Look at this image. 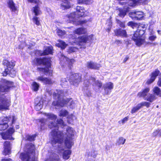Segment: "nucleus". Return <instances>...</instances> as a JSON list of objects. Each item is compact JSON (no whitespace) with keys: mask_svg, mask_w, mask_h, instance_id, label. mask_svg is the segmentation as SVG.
I'll use <instances>...</instances> for the list:
<instances>
[{"mask_svg":"<svg viewBox=\"0 0 161 161\" xmlns=\"http://www.w3.org/2000/svg\"><path fill=\"white\" fill-rule=\"evenodd\" d=\"M59 59L61 64H62V62H63L65 63H67L69 65V67L70 68H71V66H72L73 64L75 62L74 59H69L64 56L63 54H61Z\"/></svg>","mask_w":161,"mask_h":161,"instance_id":"16","label":"nucleus"},{"mask_svg":"<svg viewBox=\"0 0 161 161\" xmlns=\"http://www.w3.org/2000/svg\"><path fill=\"white\" fill-rule=\"evenodd\" d=\"M10 103L9 97H6L4 95L0 96V110L9 109Z\"/></svg>","mask_w":161,"mask_h":161,"instance_id":"10","label":"nucleus"},{"mask_svg":"<svg viewBox=\"0 0 161 161\" xmlns=\"http://www.w3.org/2000/svg\"><path fill=\"white\" fill-rule=\"evenodd\" d=\"M160 130L158 129L156 130L153 133L152 136L153 137H155L159 135ZM160 134H159V135Z\"/></svg>","mask_w":161,"mask_h":161,"instance_id":"47","label":"nucleus"},{"mask_svg":"<svg viewBox=\"0 0 161 161\" xmlns=\"http://www.w3.org/2000/svg\"><path fill=\"white\" fill-rule=\"evenodd\" d=\"M156 38V36H152L149 37V40L151 41H154Z\"/></svg>","mask_w":161,"mask_h":161,"instance_id":"53","label":"nucleus"},{"mask_svg":"<svg viewBox=\"0 0 161 161\" xmlns=\"http://www.w3.org/2000/svg\"><path fill=\"white\" fill-rule=\"evenodd\" d=\"M3 64L5 68L4 71L2 73L3 75L6 76L9 74L12 77H14L16 75V71L13 69L15 65L14 61H9L7 60H4Z\"/></svg>","mask_w":161,"mask_h":161,"instance_id":"7","label":"nucleus"},{"mask_svg":"<svg viewBox=\"0 0 161 161\" xmlns=\"http://www.w3.org/2000/svg\"><path fill=\"white\" fill-rule=\"evenodd\" d=\"M59 43L56 44V46L60 47L62 49H64L67 46L65 42L62 40H59Z\"/></svg>","mask_w":161,"mask_h":161,"instance_id":"35","label":"nucleus"},{"mask_svg":"<svg viewBox=\"0 0 161 161\" xmlns=\"http://www.w3.org/2000/svg\"><path fill=\"white\" fill-rule=\"evenodd\" d=\"M127 25L128 26H130L133 28L136 26V24L134 23L133 22L130 21L128 23Z\"/></svg>","mask_w":161,"mask_h":161,"instance_id":"49","label":"nucleus"},{"mask_svg":"<svg viewBox=\"0 0 161 161\" xmlns=\"http://www.w3.org/2000/svg\"><path fill=\"white\" fill-rule=\"evenodd\" d=\"M70 3L69 0H63L61 3V7L63 9L69 8L70 7Z\"/></svg>","mask_w":161,"mask_h":161,"instance_id":"29","label":"nucleus"},{"mask_svg":"<svg viewBox=\"0 0 161 161\" xmlns=\"http://www.w3.org/2000/svg\"><path fill=\"white\" fill-rule=\"evenodd\" d=\"M71 153V151L69 150H64L63 153V159L67 160L68 159Z\"/></svg>","mask_w":161,"mask_h":161,"instance_id":"30","label":"nucleus"},{"mask_svg":"<svg viewBox=\"0 0 161 161\" xmlns=\"http://www.w3.org/2000/svg\"><path fill=\"white\" fill-rule=\"evenodd\" d=\"M92 0H78L79 3H85L86 4H90L92 2Z\"/></svg>","mask_w":161,"mask_h":161,"instance_id":"40","label":"nucleus"},{"mask_svg":"<svg viewBox=\"0 0 161 161\" xmlns=\"http://www.w3.org/2000/svg\"><path fill=\"white\" fill-rule=\"evenodd\" d=\"M117 23L118 24L122 27L124 28L125 27V24L124 22H122L119 20H117Z\"/></svg>","mask_w":161,"mask_h":161,"instance_id":"51","label":"nucleus"},{"mask_svg":"<svg viewBox=\"0 0 161 161\" xmlns=\"http://www.w3.org/2000/svg\"><path fill=\"white\" fill-rule=\"evenodd\" d=\"M153 91L154 94L156 96H161V91L158 87H155L153 89Z\"/></svg>","mask_w":161,"mask_h":161,"instance_id":"36","label":"nucleus"},{"mask_svg":"<svg viewBox=\"0 0 161 161\" xmlns=\"http://www.w3.org/2000/svg\"><path fill=\"white\" fill-rule=\"evenodd\" d=\"M16 118L14 116H12L8 118V121H12V124H14L15 121L16 120Z\"/></svg>","mask_w":161,"mask_h":161,"instance_id":"48","label":"nucleus"},{"mask_svg":"<svg viewBox=\"0 0 161 161\" xmlns=\"http://www.w3.org/2000/svg\"><path fill=\"white\" fill-rule=\"evenodd\" d=\"M3 161H12V159L11 158H6L2 160Z\"/></svg>","mask_w":161,"mask_h":161,"instance_id":"59","label":"nucleus"},{"mask_svg":"<svg viewBox=\"0 0 161 161\" xmlns=\"http://www.w3.org/2000/svg\"><path fill=\"white\" fill-rule=\"evenodd\" d=\"M32 89L35 91H37L38 90L39 85L36 82H33L32 84Z\"/></svg>","mask_w":161,"mask_h":161,"instance_id":"39","label":"nucleus"},{"mask_svg":"<svg viewBox=\"0 0 161 161\" xmlns=\"http://www.w3.org/2000/svg\"><path fill=\"white\" fill-rule=\"evenodd\" d=\"M118 123H119V125H121L122 124H123V122H122V120H119V121H118Z\"/></svg>","mask_w":161,"mask_h":161,"instance_id":"61","label":"nucleus"},{"mask_svg":"<svg viewBox=\"0 0 161 161\" xmlns=\"http://www.w3.org/2000/svg\"><path fill=\"white\" fill-rule=\"evenodd\" d=\"M109 27L108 28V29H107V31L108 32H109L111 30V23L109 22Z\"/></svg>","mask_w":161,"mask_h":161,"instance_id":"58","label":"nucleus"},{"mask_svg":"<svg viewBox=\"0 0 161 161\" xmlns=\"http://www.w3.org/2000/svg\"><path fill=\"white\" fill-rule=\"evenodd\" d=\"M77 49L74 47H71L69 49V51L71 52H75Z\"/></svg>","mask_w":161,"mask_h":161,"instance_id":"55","label":"nucleus"},{"mask_svg":"<svg viewBox=\"0 0 161 161\" xmlns=\"http://www.w3.org/2000/svg\"><path fill=\"white\" fill-rule=\"evenodd\" d=\"M144 28L142 27H138L137 30L136 31L132 39L135 42L137 46H140L144 42V38L142 37V35L145 33V30Z\"/></svg>","mask_w":161,"mask_h":161,"instance_id":"9","label":"nucleus"},{"mask_svg":"<svg viewBox=\"0 0 161 161\" xmlns=\"http://www.w3.org/2000/svg\"><path fill=\"white\" fill-rule=\"evenodd\" d=\"M57 32L58 36H62L65 34V31L60 29H58L57 30Z\"/></svg>","mask_w":161,"mask_h":161,"instance_id":"46","label":"nucleus"},{"mask_svg":"<svg viewBox=\"0 0 161 161\" xmlns=\"http://www.w3.org/2000/svg\"><path fill=\"white\" fill-rule=\"evenodd\" d=\"M153 44L154 45H156L157 44V43H156V42H154V43H153Z\"/></svg>","mask_w":161,"mask_h":161,"instance_id":"64","label":"nucleus"},{"mask_svg":"<svg viewBox=\"0 0 161 161\" xmlns=\"http://www.w3.org/2000/svg\"><path fill=\"white\" fill-rule=\"evenodd\" d=\"M69 113L66 110L62 109L59 112V116L60 117H66L68 114Z\"/></svg>","mask_w":161,"mask_h":161,"instance_id":"37","label":"nucleus"},{"mask_svg":"<svg viewBox=\"0 0 161 161\" xmlns=\"http://www.w3.org/2000/svg\"><path fill=\"white\" fill-rule=\"evenodd\" d=\"M141 108V106H140L139 104H138L136 106L133 107L132 109L131 112L132 114L138 111Z\"/></svg>","mask_w":161,"mask_h":161,"instance_id":"44","label":"nucleus"},{"mask_svg":"<svg viewBox=\"0 0 161 161\" xmlns=\"http://www.w3.org/2000/svg\"><path fill=\"white\" fill-rule=\"evenodd\" d=\"M71 84L75 86H77L81 81V75L79 73H75L71 76Z\"/></svg>","mask_w":161,"mask_h":161,"instance_id":"12","label":"nucleus"},{"mask_svg":"<svg viewBox=\"0 0 161 161\" xmlns=\"http://www.w3.org/2000/svg\"><path fill=\"white\" fill-rule=\"evenodd\" d=\"M15 128L17 129H18L19 128V125H16L15 126Z\"/></svg>","mask_w":161,"mask_h":161,"instance_id":"63","label":"nucleus"},{"mask_svg":"<svg viewBox=\"0 0 161 161\" xmlns=\"http://www.w3.org/2000/svg\"><path fill=\"white\" fill-rule=\"evenodd\" d=\"M65 93L62 90H57L56 92L53 93L54 98L57 99L56 101H54L52 104L54 106H60L63 107L67 105L70 108H75V102L72 100L71 98H64L63 97L65 95Z\"/></svg>","mask_w":161,"mask_h":161,"instance_id":"2","label":"nucleus"},{"mask_svg":"<svg viewBox=\"0 0 161 161\" xmlns=\"http://www.w3.org/2000/svg\"><path fill=\"white\" fill-rule=\"evenodd\" d=\"M103 87L105 94H108L111 92V90L113 88V84L111 82H108L104 84Z\"/></svg>","mask_w":161,"mask_h":161,"instance_id":"20","label":"nucleus"},{"mask_svg":"<svg viewBox=\"0 0 161 161\" xmlns=\"http://www.w3.org/2000/svg\"><path fill=\"white\" fill-rule=\"evenodd\" d=\"M91 82H93V85L95 87L97 86L98 89L101 88L102 85L101 82L98 80L96 81L95 79L92 77H91L89 80H88L87 79L85 80L84 81L83 91L84 93L86 94L88 96H89L90 95L89 87Z\"/></svg>","mask_w":161,"mask_h":161,"instance_id":"8","label":"nucleus"},{"mask_svg":"<svg viewBox=\"0 0 161 161\" xmlns=\"http://www.w3.org/2000/svg\"><path fill=\"white\" fill-rule=\"evenodd\" d=\"M46 161H61L59 156L56 154H52L49 159H47Z\"/></svg>","mask_w":161,"mask_h":161,"instance_id":"31","label":"nucleus"},{"mask_svg":"<svg viewBox=\"0 0 161 161\" xmlns=\"http://www.w3.org/2000/svg\"><path fill=\"white\" fill-rule=\"evenodd\" d=\"M128 119L129 117L127 116L121 119L122 121L123 124H125L126 122H127L128 120Z\"/></svg>","mask_w":161,"mask_h":161,"instance_id":"54","label":"nucleus"},{"mask_svg":"<svg viewBox=\"0 0 161 161\" xmlns=\"http://www.w3.org/2000/svg\"><path fill=\"white\" fill-rule=\"evenodd\" d=\"M8 117H3L0 120V130H4L8 127Z\"/></svg>","mask_w":161,"mask_h":161,"instance_id":"17","label":"nucleus"},{"mask_svg":"<svg viewBox=\"0 0 161 161\" xmlns=\"http://www.w3.org/2000/svg\"><path fill=\"white\" fill-rule=\"evenodd\" d=\"M33 20L34 22H35L37 25H39V21L37 17L36 16L34 17L33 18Z\"/></svg>","mask_w":161,"mask_h":161,"instance_id":"50","label":"nucleus"},{"mask_svg":"<svg viewBox=\"0 0 161 161\" xmlns=\"http://www.w3.org/2000/svg\"><path fill=\"white\" fill-rule=\"evenodd\" d=\"M115 35L116 36H120L121 37H126L127 35L125 30L121 29H116L114 30Z\"/></svg>","mask_w":161,"mask_h":161,"instance_id":"22","label":"nucleus"},{"mask_svg":"<svg viewBox=\"0 0 161 161\" xmlns=\"http://www.w3.org/2000/svg\"><path fill=\"white\" fill-rule=\"evenodd\" d=\"M68 84V82L65 79H63L61 80V85L64 88H66Z\"/></svg>","mask_w":161,"mask_h":161,"instance_id":"43","label":"nucleus"},{"mask_svg":"<svg viewBox=\"0 0 161 161\" xmlns=\"http://www.w3.org/2000/svg\"><path fill=\"white\" fill-rule=\"evenodd\" d=\"M76 11L70 14L69 18L74 24L76 25L83 24L86 23V20L82 21L79 19L80 17L84 16V13L86 11L84 8L82 7L77 6L76 8Z\"/></svg>","mask_w":161,"mask_h":161,"instance_id":"6","label":"nucleus"},{"mask_svg":"<svg viewBox=\"0 0 161 161\" xmlns=\"http://www.w3.org/2000/svg\"><path fill=\"white\" fill-rule=\"evenodd\" d=\"M28 1L31 3H38V0H28Z\"/></svg>","mask_w":161,"mask_h":161,"instance_id":"56","label":"nucleus"},{"mask_svg":"<svg viewBox=\"0 0 161 161\" xmlns=\"http://www.w3.org/2000/svg\"><path fill=\"white\" fill-rule=\"evenodd\" d=\"M36 79L37 80L40 81L45 84L51 85L54 83V81L51 78L44 77L42 76H38Z\"/></svg>","mask_w":161,"mask_h":161,"instance_id":"18","label":"nucleus"},{"mask_svg":"<svg viewBox=\"0 0 161 161\" xmlns=\"http://www.w3.org/2000/svg\"><path fill=\"white\" fill-rule=\"evenodd\" d=\"M53 50V47H47L45 49L43 52L41 54V55H45L49 54H52Z\"/></svg>","mask_w":161,"mask_h":161,"instance_id":"32","label":"nucleus"},{"mask_svg":"<svg viewBox=\"0 0 161 161\" xmlns=\"http://www.w3.org/2000/svg\"><path fill=\"white\" fill-rule=\"evenodd\" d=\"M86 29L83 27L79 28L75 30L74 33L78 35L85 34L87 33Z\"/></svg>","mask_w":161,"mask_h":161,"instance_id":"27","label":"nucleus"},{"mask_svg":"<svg viewBox=\"0 0 161 161\" xmlns=\"http://www.w3.org/2000/svg\"><path fill=\"white\" fill-rule=\"evenodd\" d=\"M139 104L140 105V106H141V108L144 106H146L148 108L149 107V106L150 104V103L149 102L145 101Z\"/></svg>","mask_w":161,"mask_h":161,"instance_id":"45","label":"nucleus"},{"mask_svg":"<svg viewBox=\"0 0 161 161\" xmlns=\"http://www.w3.org/2000/svg\"><path fill=\"white\" fill-rule=\"evenodd\" d=\"M158 75L161 77V73H160L159 71L157 69L154 72H152L151 75L150 79L148 80L146 82L147 84H150L154 81L157 76Z\"/></svg>","mask_w":161,"mask_h":161,"instance_id":"19","label":"nucleus"},{"mask_svg":"<svg viewBox=\"0 0 161 161\" xmlns=\"http://www.w3.org/2000/svg\"><path fill=\"white\" fill-rule=\"evenodd\" d=\"M116 42L118 43H121V41H120L119 40H116Z\"/></svg>","mask_w":161,"mask_h":161,"instance_id":"62","label":"nucleus"},{"mask_svg":"<svg viewBox=\"0 0 161 161\" xmlns=\"http://www.w3.org/2000/svg\"><path fill=\"white\" fill-rule=\"evenodd\" d=\"M125 141L126 139H124L123 137H120L117 142V144L118 145L124 144Z\"/></svg>","mask_w":161,"mask_h":161,"instance_id":"41","label":"nucleus"},{"mask_svg":"<svg viewBox=\"0 0 161 161\" xmlns=\"http://www.w3.org/2000/svg\"><path fill=\"white\" fill-rule=\"evenodd\" d=\"M157 98V97L154 94H148L145 97V100L152 103Z\"/></svg>","mask_w":161,"mask_h":161,"instance_id":"26","label":"nucleus"},{"mask_svg":"<svg viewBox=\"0 0 161 161\" xmlns=\"http://www.w3.org/2000/svg\"><path fill=\"white\" fill-rule=\"evenodd\" d=\"M66 133L64 134L62 132L58 131V128H55L52 130L51 135L52 138L51 143L53 145L56 143H61L64 139V143L65 147L71 149L74 145L73 141L76 132L72 127H68L66 129Z\"/></svg>","mask_w":161,"mask_h":161,"instance_id":"1","label":"nucleus"},{"mask_svg":"<svg viewBox=\"0 0 161 161\" xmlns=\"http://www.w3.org/2000/svg\"><path fill=\"white\" fill-rule=\"evenodd\" d=\"M44 100L43 98L38 97L35 99V108L37 111H39L43 107Z\"/></svg>","mask_w":161,"mask_h":161,"instance_id":"14","label":"nucleus"},{"mask_svg":"<svg viewBox=\"0 0 161 161\" xmlns=\"http://www.w3.org/2000/svg\"><path fill=\"white\" fill-rule=\"evenodd\" d=\"M92 36H83L79 38V41L81 43H86L89 41L92 38Z\"/></svg>","mask_w":161,"mask_h":161,"instance_id":"28","label":"nucleus"},{"mask_svg":"<svg viewBox=\"0 0 161 161\" xmlns=\"http://www.w3.org/2000/svg\"><path fill=\"white\" fill-rule=\"evenodd\" d=\"M4 151L3 154L5 155H8L10 153L11 149V144L8 141H6L4 144Z\"/></svg>","mask_w":161,"mask_h":161,"instance_id":"21","label":"nucleus"},{"mask_svg":"<svg viewBox=\"0 0 161 161\" xmlns=\"http://www.w3.org/2000/svg\"><path fill=\"white\" fill-rule=\"evenodd\" d=\"M33 12L35 13V15L36 16L40 14L41 11L37 5L34 7Z\"/></svg>","mask_w":161,"mask_h":161,"instance_id":"42","label":"nucleus"},{"mask_svg":"<svg viewBox=\"0 0 161 161\" xmlns=\"http://www.w3.org/2000/svg\"><path fill=\"white\" fill-rule=\"evenodd\" d=\"M8 5L10 9L13 11H15L16 8L15 6L14 3L12 0H9L8 2Z\"/></svg>","mask_w":161,"mask_h":161,"instance_id":"33","label":"nucleus"},{"mask_svg":"<svg viewBox=\"0 0 161 161\" xmlns=\"http://www.w3.org/2000/svg\"><path fill=\"white\" fill-rule=\"evenodd\" d=\"M14 132V129L13 128H10L6 132L2 133V137L4 139L14 140V138L12 136Z\"/></svg>","mask_w":161,"mask_h":161,"instance_id":"13","label":"nucleus"},{"mask_svg":"<svg viewBox=\"0 0 161 161\" xmlns=\"http://www.w3.org/2000/svg\"><path fill=\"white\" fill-rule=\"evenodd\" d=\"M36 136V134L32 135H27L26 136V140L30 142L33 141L35 140Z\"/></svg>","mask_w":161,"mask_h":161,"instance_id":"38","label":"nucleus"},{"mask_svg":"<svg viewBox=\"0 0 161 161\" xmlns=\"http://www.w3.org/2000/svg\"><path fill=\"white\" fill-rule=\"evenodd\" d=\"M87 66L88 68L91 69H98L101 66L99 64L90 61L87 63Z\"/></svg>","mask_w":161,"mask_h":161,"instance_id":"24","label":"nucleus"},{"mask_svg":"<svg viewBox=\"0 0 161 161\" xmlns=\"http://www.w3.org/2000/svg\"><path fill=\"white\" fill-rule=\"evenodd\" d=\"M149 91L150 89L149 88H146L142 92H138L137 96L139 97H143L145 99V97L147 95V94L149 92Z\"/></svg>","mask_w":161,"mask_h":161,"instance_id":"25","label":"nucleus"},{"mask_svg":"<svg viewBox=\"0 0 161 161\" xmlns=\"http://www.w3.org/2000/svg\"><path fill=\"white\" fill-rule=\"evenodd\" d=\"M34 61L36 65L43 64L47 67L46 68L38 67V71L43 72L46 76H52L53 71L49 69L51 66V60L50 58H35Z\"/></svg>","mask_w":161,"mask_h":161,"instance_id":"5","label":"nucleus"},{"mask_svg":"<svg viewBox=\"0 0 161 161\" xmlns=\"http://www.w3.org/2000/svg\"><path fill=\"white\" fill-rule=\"evenodd\" d=\"M43 114L47 117L49 120H51V121H50L48 123L47 121L45 119H41L40 123L41 130L44 129V127L43 126L47 124L50 128H52L53 127H55V128H58L57 126L58 125L63 126L64 127L65 126V125L63 120L62 119H58L56 122H55V121L57 117V116L54 114L51 113H44Z\"/></svg>","mask_w":161,"mask_h":161,"instance_id":"3","label":"nucleus"},{"mask_svg":"<svg viewBox=\"0 0 161 161\" xmlns=\"http://www.w3.org/2000/svg\"><path fill=\"white\" fill-rule=\"evenodd\" d=\"M130 16L133 19L136 20L142 19L143 17V13L141 11L132 12L129 14Z\"/></svg>","mask_w":161,"mask_h":161,"instance_id":"15","label":"nucleus"},{"mask_svg":"<svg viewBox=\"0 0 161 161\" xmlns=\"http://www.w3.org/2000/svg\"><path fill=\"white\" fill-rule=\"evenodd\" d=\"M89 155H90L94 158H95L96 156V155L95 153V151H92L90 153V154Z\"/></svg>","mask_w":161,"mask_h":161,"instance_id":"52","label":"nucleus"},{"mask_svg":"<svg viewBox=\"0 0 161 161\" xmlns=\"http://www.w3.org/2000/svg\"><path fill=\"white\" fill-rule=\"evenodd\" d=\"M128 59V57H126L124 59V62H126Z\"/></svg>","mask_w":161,"mask_h":161,"instance_id":"60","label":"nucleus"},{"mask_svg":"<svg viewBox=\"0 0 161 161\" xmlns=\"http://www.w3.org/2000/svg\"><path fill=\"white\" fill-rule=\"evenodd\" d=\"M130 9V8L129 7L127 6V5H125L123 9H119V16L123 18L126 14V12H128Z\"/></svg>","mask_w":161,"mask_h":161,"instance_id":"23","label":"nucleus"},{"mask_svg":"<svg viewBox=\"0 0 161 161\" xmlns=\"http://www.w3.org/2000/svg\"><path fill=\"white\" fill-rule=\"evenodd\" d=\"M139 3L138 0H129L127 4L130 7H134Z\"/></svg>","mask_w":161,"mask_h":161,"instance_id":"34","label":"nucleus"},{"mask_svg":"<svg viewBox=\"0 0 161 161\" xmlns=\"http://www.w3.org/2000/svg\"><path fill=\"white\" fill-rule=\"evenodd\" d=\"M1 82L3 84L0 85V93L8 92L11 87H13L14 83L12 82L2 79Z\"/></svg>","mask_w":161,"mask_h":161,"instance_id":"11","label":"nucleus"},{"mask_svg":"<svg viewBox=\"0 0 161 161\" xmlns=\"http://www.w3.org/2000/svg\"><path fill=\"white\" fill-rule=\"evenodd\" d=\"M35 147L31 143L26 145L24 148L25 152L22 153L20 158L22 161H36L34 156Z\"/></svg>","mask_w":161,"mask_h":161,"instance_id":"4","label":"nucleus"},{"mask_svg":"<svg viewBox=\"0 0 161 161\" xmlns=\"http://www.w3.org/2000/svg\"><path fill=\"white\" fill-rule=\"evenodd\" d=\"M157 84L159 86H161V78H159Z\"/></svg>","mask_w":161,"mask_h":161,"instance_id":"57","label":"nucleus"}]
</instances>
